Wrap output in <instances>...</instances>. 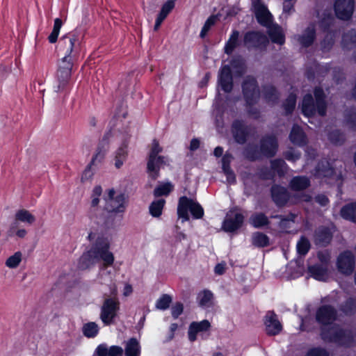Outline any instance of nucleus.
I'll return each instance as SVG.
<instances>
[{
  "label": "nucleus",
  "mask_w": 356,
  "mask_h": 356,
  "mask_svg": "<svg viewBox=\"0 0 356 356\" xmlns=\"http://www.w3.org/2000/svg\"><path fill=\"white\" fill-rule=\"evenodd\" d=\"M163 152V148L160 146L159 141L154 139L152 143V147L148 154L149 165V168L153 167V161L156 156L159 155Z\"/></svg>",
  "instance_id": "obj_49"
},
{
  "label": "nucleus",
  "mask_w": 356,
  "mask_h": 356,
  "mask_svg": "<svg viewBox=\"0 0 356 356\" xmlns=\"http://www.w3.org/2000/svg\"><path fill=\"white\" fill-rule=\"evenodd\" d=\"M99 329L97 325L95 323H88L83 325V332L87 337H94L98 333Z\"/></svg>",
  "instance_id": "obj_56"
},
{
  "label": "nucleus",
  "mask_w": 356,
  "mask_h": 356,
  "mask_svg": "<svg viewBox=\"0 0 356 356\" xmlns=\"http://www.w3.org/2000/svg\"><path fill=\"white\" fill-rule=\"evenodd\" d=\"M333 17L330 13H325L323 17L319 21V26L323 32L330 33L333 32L330 30V27L333 24Z\"/></svg>",
  "instance_id": "obj_50"
},
{
  "label": "nucleus",
  "mask_w": 356,
  "mask_h": 356,
  "mask_svg": "<svg viewBox=\"0 0 356 356\" xmlns=\"http://www.w3.org/2000/svg\"><path fill=\"white\" fill-rule=\"evenodd\" d=\"M238 38L239 31L237 30H233L224 47V52L227 55H231L234 52V49L239 46Z\"/></svg>",
  "instance_id": "obj_35"
},
{
  "label": "nucleus",
  "mask_w": 356,
  "mask_h": 356,
  "mask_svg": "<svg viewBox=\"0 0 356 356\" xmlns=\"http://www.w3.org/2000/svg\"><path fill=\"white\" fill-rule=\"evenodd\" d=\"M114 188L108 191L107 195V210L109 213H123L127 209L126 195L124 193H120L115 195Z\"/></svg>",
  "instance_id": "obj_6"
},
{
  "label": "nucleus",
  "mask_w": 356,
  "mask_h": 356,
  "mask_svg": "<svg viewBox=\"0 0 356 356\" xmlns=\"http://www.w3.org/2000/svg\"><path fill=\"white\" fill-rule=\"evenodd\" d=\"M242 94L248 107H252L260 98V89L257 79L253 76H246L241 84Z\"/></svg>",
  "instance_id": "obj_4"
},
{
  "label": "nucleus",
  "mask_w": 356,
  "mask_h": 356,
  "mask_svg": "<svg viewBox=\"0 0 356 356\" xmlns=\"http://www.w3.org/2000/svg\"><path fill=\"white\" fill-rule=\"evenodd\" d=\"M327 268L322 264H316L308 266V273L315 280L321 281L324 280Z\"/></svg>",
  "instance_id": "obj_37"
},
{
  "label": "nucleus",
  "mask_w": 356,
  "mask_h": 356,
  "mask_svg": "<svg viewBox=\"0 0 356 356\" xmlns=\"http://www.w3.org/2000/svg\"><path fill=\"white\" fill-rule=\"evenodd\" d=\"M297 97L294 93H290L286 99L282 103V108L284 110V115L286 116L291 115L296 105Z\"/></svg>",
  "instance_id": "obj_42"
},
{
  "label": "nucleus",
  "mask_w": 356,
  "mask_h": 356,
  "mask_svg": "<svg viewBox=\"0 0 356 356\" xmlns=\"http://www.w3.org/2000/svg\"><path fill=\"white\" fill-rule=\"evenodd\" d=\"M213 294L208 289L200 291L197 296V302L203 308L211 307L213 304Z\"/></svg>",
  "instance_id": "obj_39"
},
{
  "label": "nucleus",
  "mask_w": 356,
  "mask_h": 356,
  "mask_svg": "<svg viewBox=\"0 0 356 356\" xmlns=\"http://www.w3.org/2000/svg\"><path fill=\"white\" fill-rule=\"evenodd\" d=\"M218 83L223 92L229 93L232 91L234 88L233 75L231 67L228 65L220 67Z\"/></svg>",
  "instance_id": "obj_12"
},
{
  "label": "nucleus",
  "mask_w": 356,
  "mask_h": 356,
  "mask_svg": "<svg viewBox=\"0 0 356 356\" xmlns=\"http://www.w3.org/2000/svg\"><path fill=\"white\" fill-rule=\"evenodd\" d=\"M111 136V131H106L98 143L96 153L92 156V160L90 162L93 165H97L104 161L106 154L109 148V139Z\"/></svg>",
  "instance_id": "obj_14"
},
{
  "label": "nucleus",
  "mask_w": 356,
  "mask_h": 356,
  "mask_svg": "<svg viewBox=\"0 0 356 356\" xmlns=\"http://www.w3.org/2000/svg\"><path fill=\"white\" fill-rule=\"evenodd\" d=\"M263 97L268 103L276 104L278 102L280 94L277 88L271 84L262 86Z\"/></svg>",
  "instance_id": "obj_28"
},
{
  "label": "nucleus",
  "mask_w": 356,
  "mask_h": 356,
  "mask_svg": "<svg viewBox=\"0 0 356 356\" xmlns=\"http://www.w3.org/2000/svg\"><path fill=\"white\" fill-rule=\"evenodd\" d=\"M271 218L280 219V226L281 227H285L286 222L289 221L294 222L295 218H296V215L293 213H290L288 216L277 214L272 216Z\"/></svg>",
  "instance_id": "obj_60"
},
{
  "label": "nucleus",
  "mask_w": 356,
  "mask_h": 356,
  "mask_svg": "<svg viewBox=\"0 0 356 356\" xmlns=\"http://www.w3.org/2000/svg\"><path fill=\"white\" fill-rule=\"evenodd\" d=\"M337 267L343 275H350L355 268V257L352 251L346 250L339 253L337 258Z\"/></svg>",
  "instance_id": "obj_7"
},
{
  "label": "nucleus",
  "mask_w": 356,
  "mask_h": 356,
  "mask_svg": "<svg viewBox=\"0 0 356 356\" xmlns=\"http://www.w3.org/2000/svg\"><path fill=\"white\" fill-rule=\"evenodd\" d=\"M233 159V156L232 154L226 152L222 157V172L227 171L229 174L231 173L230 170L231 168V162Z\"/></svg>",
  "instance_id": "obj_61"
},
{
  "label": "nucleus",
  "mask_w": 356,
  "mask_h": 356,
  "mask_svg": "<svg viewBox=\"0 0 356 356\" xmlns=\"http://www.w3.org/2000/svg\"><path fill=\"white\" fill-rule=\"evenodd\" d=\"M330 68L327 66H322L318 65L315 69L313 67H307L305 70V76L309 81H313L315 79L316 74H321L325 76L328 73Z\"/></svg>",
  "instance_id": "obj_40"
},
{
  "label": "nucleus",
  "mask_w": 356,
  "mask_h": 356,
  "mask_svg": "<svg viewBox=\"0 0 356 356\" xmlns=\"http://www.w3.org/2000/svg\"><path fill=\"white\" fill-rule=\"evenodd\" d=\"M172 297L168 294H163L156 302V307L160 310H165L169 308L172 302Z\"/></svg>",
  "instance_id": "obj_54"
},
{
  "label": "nucleus",
  "mask_w": 356,
  "mask_h": 356,
  "mask_svg": "<svg viewBox=\"0 0 356 356\" xmlns=\"http://www.w3.org/2000/svg\"><path fill=\"white\" fill-rule=\"evenodd\" d=\"M244 221V216L241 213H236L234 218L226 217L222 222V229L225 232H234L240 229Z\"/></svg>",
  "instance_id": "obj_17"
},
{
  "label": "nucleus",
  "mask_w": 356,
  "mask_h": 356,
  "mask_svg": "<svg viewBox=\"0 0 356 356\" xmlns=\"http://www.w3.org/2000/svg\"><path fill=\"white\" fill-rule=\"evenodd\" d=\"M334 313H317L316 315V321L323 324H329L330 323L334 318Z\"/></svg>",
  "instance_id": "obj_63"
},
{
  "label": "nucleus",
  "mask_w": 356,
  "mask_h": 356,
  "mask_svg": "<svg viewBox=\"0 0 356 356\" xmlns=\"http://www.w3.org/2000/svg\"><path fill=\"white\" fill-rule=\"evenodd\" d=\"M310 248L311 244L309 239L305 236H301L296 245L298 253L301 256H305Z\"/></svg>",
  "instance_id": "obj_52"
},
{
  "label": "nucleus",
  "mask_w": 356,
  "mask_h": 356,
  "mask_svg": "<svg viewBox=\"0 0 356 356\" xmlns=\"http://www.w3.org/2000/svg\"><path fill=\"white\" fill-rule=\"evenodd\" d=\"M332 79L337 84H339L345 80V74L343 69L340 67H335L332 70Z\"/></svg>",
  "instance_id": "obj_62"
},
{
  "label": "nucleus",
  "mask_w": 356,
  "mask_h": 356,
  "mask_svg": "<svg viewBox=\"0 0 356 356\" xmlns=\"http://www.w3.org/2000/svg\"><path fill=\"white\" fill-rule=\"evenodd\" d=\"M72 88V84L68 81L60 80L57 78L55 79V82L53 86V90L59 95L60 97L63 102L66 101L68 98Z\"/></svg>",
  "instance_id": "obj_21"
},
{
  "label": "nucleus",
  "mask_w": 356,
  "mask_h": 356,
  "mask_svg": "<svg viewBox=\"0 0 356 356\" xmlns=\"http://www.w3.org/2000/svg\"><path fill=\"white\" fill-rule=\"evenodd\" d=\"M140 354V346L138 342L135 339H131L125 348L126 356H138Z\"/></svg>",
  "instance_id": "obj_48"
},
{
  "label": "nucleus",
  "mask_w": 356,
  "mask_h": 356,
  "mask_svg": "<svg viewBox=\"0 0 356 356\" xmlns=\"http://www.w3.org/2000/svg\"><path fill=\"white\" fill-rule=\"evenodd\" d=\"M314 97L310 93L305 94L302 100L301 111L304 116L310 118L318 114L326 115L327 103L326 94L321 86H316L313 90Z\"/></svg>",
  "instance_id": "obj_1"
},
{
  "label": "nucleus",
  "mask_w": 356,
  "mask_h": 356,
  "mask_svg": "<svg viewBox=\"0 0 356 356\" xmlns=\"http://www.w3.org/2000/svg\"><path fill=\"white\" fill-rule=\"evenodd\" d=\"M355 9L354 0H335L334 10L336 17L341 20L351 19Z\"/></svg>",
  "instance_id": "obj_10"
},
{
  "label": "nucleus",
  "mask_w": 356,
  "mask_h": 356,
  "mask_svg": "<svg viewBox=\"0 0 356 356\" xmlns=\"http://www.w3.org/2000/svg\"><path fill=\"white\" fill-rule=\"evenodd\" d=\"M174 186L170 182H166L157 186L153 192L154 196L159 197L161 196H168L173 190Z\"/></svg>",
  "instance_id": "obj_44"
},
{
  "label": "nucleus",
  "mask_w": 356,
  "mask_h": 356,
  "mask_svg": "<svg viewBox=\"0 0 356 356\" xmlns=\"http://www.w3.org/2000/svg\"><path fill=\"white\" fill-rule=\"evenodd\" d=\"M267 33L273 43L279 45H283L285 43V35L279 24H273L267 27Z\"/></svg>",
  "instance_id": "obj_20"
},
{
  "label": "nucleus",
  "mask_w": 356,
  "mask_h": 356,
  "mask_svg": "<svg viewBox=\"0 0 356 356\" xmlns=\"http://www.w3.org/2000/svg\"><path fill=\"white\" fill-rule=\"evenodd\" d=\"M97 262L98 261L89 250L84 252L79 259L77 268L81 270H87L94 266Z\"/></svg>",
  "instance_id": "obj_27"
},
{
  "label": "nucleus",
  "mask_w": 356,
  "mask_h": 356,
  "mask_svg": "<svg viewBox=\"0 0 356 356\" xmlns=\"http://www.w3.org/2000/svg\"><path fill=\"white\" fill-rule=\"evenodd\" d=\"M243 156L249 161L254 162L262 158L259 147L255 144H249L243 151Z\"/></svg>",
  "instance_id": "obj_33"
},
{
  "label": "nucleus",
  "mask_w": 356,
  "mask_h": 356,
  "mask_svg": "<svg viewBox=\"0 0 356 356\" xmlns=\"http://www.w3.org/2000/svg\"><path fill=\"white\" fill-rule=\"evenodd\" d=\"M254 15L257 22L266 28L273 24V15L267 8V7L259 3L254 6Z\"/></svg>",
  "instance_id": "obj_15"
},
{
  "label": "nucleus",
  "mask_w": 356,
  "mask_h": 356,
  "mask_svg": "<svg viewBox=\"0 0 356 356\" xmlns=\"http://www.w3.org/2000/svg\"><path fill=\"white\" fill-rule=\"evenodd\" d=\"M83 37L79 31L74 30L60 38L58 51L63 55L60 61L74 64L79 59Z\"/></svg>",
  "instance_id": "obj_2"
},
{
  "label": "nucleus",
  "mask_w": 356,
  "mask_h": 356,
  "mask_svg": "<svg viewBox=\"0 0 356 356\" xmlns=\"http://www.w3.org/2000/svg\"><path fill=\"white\" fill-rule=\"evenodd\" d=\"M210 327V323L208 321H202L200 322H193L191 324L188 329V339L191 341H194L197 339L198 334H201L207 331Z\"/></svg>",
  "instance_id": "obj_25"
},
{
  "label": "nucleus",
  "mask_w": 356,
  "mask_h": 356,
  "mask_svg": "<svg viewBox=\"0 0 356 356\" xmlns=\"http://www.w3.org/2000/svg\"><path fill=\"white\" fill-rule=\"evenodd\" d=\"M346 120L349 127L356 130V111H350L346 116Z\"/></svg>",
  "instance_id": "obj_64"
},
{
  "label": "nucleus",
  "mask_w": 356,
  "mask_h": 356,
  "mask_svg": "<svg viewBox=\"0 0 356 356\" xmlns=\"http://www.w3.org/2000/svg\"><path fill=\"white\" fill-rule=\"evenodd\" d=\"M216 20V17L215 15H211L208 17V19L204 22V24L203 25L202 30L200 31V36L202 38H204L207 33V32L209 31L211 27L215 24Z\"/></svg>",
  "instance_id": "obj_59"
},
{
  "label": "nucleus",
  "mask_w": 356,
  "mask_h": 356,
  "mask_svg": "<svg viewBox=\"0 0 356 356\" xmlns=\"http://www.w3.org/2000/svg\"><path fill=\"white\" fill-rule=\"evenodd\" d=\"M194 202V200L186 196H181L179 198L177 216L179 218H181L183 221L189 220L188 211H190Z\"/></svg>",
  "instance_id": "obj_19"
},
{
  "label": "nucleus",
  "mask_w": 356,
  "mask_h": 356,
  "mask_svg": "<svg viewBox=\"0 0 356 356\" xmlns=\"http://www.w3.org/2000/svg\"><path fill=\"white\" fill-rule=\"evenodd\" d=\"M341 46L343 49L350 50L356 47V30L352 29L345 32L341 38Z\"/></svg>",
  "instance_id": "obj_34"
},
{
  "label": "nucleus",
  "mask_w": 356,
  "mask_h": 356,
  "mask_svg": "<svg viewBox=\"0 0 356 356\" xmlns=\"http://www.w3.org/2000/svg\"><path fill=\"white\" fill-rule=\"evenodd\" d=\"M251 242L254 247L263 248L270 245V238L266 234L256 232L252 235Z\"/></svg>",
  "instance_id": "obj_38"
},
{
  "label": "nucleus",
  "mask_w": 356,
  "mask_h": 356,
  "mask_svg": "<svg viewBox=\"0 0 356 356\" xmlns=\"http://www.w3.org/2000/svg\"><path fill=\"white\" fill-rule=\"evenodd\" d=\"M119 301L116 298L105 299L101 312H117L119 309Z\"/></svg>",
  "instance_id": "obj_51"
},
{
  "label": "nucleus",
  "mask_w": 356,
  "mask_h": 356,
  "mask_svg": "<svg viewBox=\"0 0 356 356\" xmlns=\"http://www.w3.org/2000/svg\"><path fill=\"white\" fill-rule=\"evenodd\" d=\"M339 312H356V298H348L341 305Z\"/></svg>",
  "instance_id": "obj_57"
},
{
  "label": "nucleus",
  "mask_w": 356,
  "mask_h": 356,
  "mask_svg": "<svg viewBox=\"0 0 356 356\" xmlns=\"http://www.w3.org/2000/svg\"><path fill=\"white\" fill-rule=\"evenodd\" d=\"M22 256L21 252H16L13 255L6 259V266L10 268H17L22 261Z\"/></svg>",
  "instance_id": "obj_55"
},
{
  "label": "nucleus",
  "mask_w": 356,
  "mask_h": 356,
  "mask_svg": "<svg viewBox=\"0 0 356 356\" xmlns=\"http://www.w3.org/2000/svg\"><path fill=\"white\" fill-rule=\"evenodd\" d=\"M289 138L291 143L298 147H304L308 143L306 134L304 132L302 127L298 124L293 125Z\"/></svg>",
  "instance_id": "obj_16"
},
{
  "label": "nucleus",
  "mask_w": 356,
  "mask_h": 356,
  "mask_svg": "<svg viewBox=\"0 0 356 356\" xmlns=\"http://www.w3.org/2000/svg\"><path fill=\"white\" fill-rule=\"evenodd\" d=\"M340 215L344 220L356 223V202L343 206L340 210Z\"/></svg>",
  "instance_id": "obj_32"
},
{
  "label": "nucleus",
  "mask_w": 356,
  "mask_h": 356,
  "mask_svg": "<svg viewBox=\"0 0 356 356\" xmlns=\"http://www.w3.org/2000/svg\"><path fill=\"white\" fill-rule=\"evenodd\" d=\"M190 212L195 219H201L204 214V209L197 202H194Z\"/></svg>",
  "instance_id": "obj_58"
},
{
  "label": "nucleus",
  "mask_w": 356,
  "mask_h": 356,
  "mask_svg": "<svg viewBox=\"0 0 356 356\" xmlns=\"http://www.w3.org/2000/svg\"><path fill=\"white\" fill-rule=\"evenodd\" d=\"M128 141L127 140H124L120 147L117 149L115 152V166L117 168H120L121 166L123 165L124 161L126 160L128 152H127V147H128Z\"/></svg>",
  "instance_id": "obj_36"
},
{
  "label": "nucleus",
  "mask_w": 356,
  "mask_h": 356,
  "mask_svg": "<svg viewBox=\"0 0 356 356\" xmlns=\"http://www.w3.org/2000/svg\"><path fill=\"white\" fill-rule=\"evenodd\" d=\"M250 224L256 229H259L270 224L268 216L263 212H254L249 218Z\"/></svg>",
  "instance_id": "obj_29"
},
{
  "label": "nucleus",
  "mask_w": 356,
  "mask_h": 356,
  "mask_svg": "<svg viewBox=\"0 0 356 356\" xmlns=\"http://www.w3.org/2000/svg\"><path fill=\"white\" fill-rule=\"evenodd\" d=\"M332 239L333 232L327 226L321 225L314 232V242L316 246L326 248Z\"/></svg>",
  "instance_id": "obj_11"
},
{
  "label": "nucleus",
  "mask_w": 356,
  "mask_h": 356,
  "mask_svg": "<svg viewBox=\"0 0 356 356\" xmlns=\"http://www.w3.org/2000/svg\"><path fill=\"white\" fill-rule=\"evenodd\" d=\"M287 167L286 162L282 159H275L270 161V168L272 170L276 172L280 177L284 175Z\"/></svg>",
  "instance_id": "obj_46"
},
{
  "label": "nucleus",
  "mask_w": 356,
  "mask_h": 356,
  "mask_svg": "<svg viewBox=\"0 0 356 356\" xmlns=\"http://www.w3.org/2000/svg\"><path fill=\"white\" fill-rule=\"evenodd\" d=\"M243 43L249 49L253 48L264 51L269 44V39L259 31H248L244 34Z\"/></svg>",
  "instance_id": "obj_5"
},
{
  "label": "nucleus",
  "mask_w": 356,
  "mask_h": 356,
  "mask_svg": "<svg viewBox=\"0 0 356 356\" xmlns=\"http://www.w3.org/2000/svg\"><path fill=\"white\" fill-rule=\"evenodd\" d=\"M73 66L74 64H72L71 63H63V61L59 60L56 78L60 80L71 82Z\"/></svg>",
  "instance_id": "obj_26"
},
{
  "label": "nucleus",
  "mask_w": 356,
  "mask_h": 356,
  "mask_svg": "<svg viewBox=\"0 0 356 356\" xmlns=\"http://www.w3.org/2000/svg\"><path fill=\"white\" fill-rule=\"evenodd\" d=\"M321 305L316 312H338L337 310V300L334 296H327L321 300Z\"/></svg>",
  "instance_id": "obj_31"
},
{
  "label": "nucleus",
  "mask_w": 356,
  "mask_h": 356,
  "mask_svg": "<svg viewBox=\"0 0 356 356\" xmlns=\"http://www.w3.org/2000/svg\"><path fill=\"white\" fill-rule=\"evenodd\" d=\"M334 32L326 33V35L321 42V49L324 51H330L334 44Z\"/></svg>",
  "instance_id": "obj_53"
},
{
  "label": "nucleus",
  "mask_w": 356,
  "mask_h": 356,
  "mask_svg": "<svg viewBox=\"0 0 356 356\" xmlns=\"http://www.w3.org/2000/svg\"><path fill=\"white\" fill-rule=\"evenodd\" d=\"M259 147L262 156L273 158L278 151V139L275 134H266L260 139Z\"/></svg>",
  "instance_id": "obj_9"
},
{
  "label": "nucleus",
  "mask_w": 356,
  "mask_h": 356,
  "mask_svg": "<svg viewBox=\"0 0 356 356\" xmlns=\"http://www.w3.org/2000/svg\"><path fill=\"white\" fill-rule=\"evenodd\" d=\"M316 38V31L314 25L307 26L302 34L299 36L298 42L302 47H311Z\"/></svg>",
  "instance_id": "obj_24"
},
{
  "label": "nucleus",
  "mask_w": 356,
  "mask_h": 356,
  "mask_svg": "<svg viewBox=\"0 0 356 356\" xmlns=\"http://www.w3.org/2000/svg\"><path fill=\"white\" fill-rule=\"evenodd\" d=\"M264 325L266 331L269 335L278 334L282 329V325L275 314L266 316Z\"/></svg>",
  "instance_id": "obj_18"
},
{
  "label": "nucleus",
  "mask_w": 356,
  "mask_h": 356,
  "mask_svg": "<svg viewBox=\"0 0 356 356\" xmlns=\"http://www.w3.org/2000/svg\"><path fill=\"white\" fill-rule=\"evenodd\" d=\"M166 163V157L164 156L157 155L153 161V167L149 168V159L147 162V172L149 177L152 180H156L160 177V170L162 165Z\"/></svg>",
  "instance_id": "obj_22"
},
{
  "label": "nucleus",
  "mask_w": 356,
  "mask_h": 356,
  "mask_svg": "<svg viewBox=\"0 0 356 356\" xmlns=\"http://www.w3.org/2000/svg\"><path fill=\"white\" fill-rule=\"evenodd\" d=\"M270 196L275 205L282 208L286 206L289 201L291 194L285 187L274 184L270 188Z\"/></svg>",
  "instance_id": "obj_13"
},
{
  "label": "nucleus",
  "mask_w": 356,
  "mask_h": 356,
  "mask_svg": "<svg viewBox=\"0 0 356 356\" xmlns=\"http://www.w3.org/2000/svg\"><path fill=\"white\" fill-rule=\"evenodd\" d=\"M329 140L335 145H341L346 140L345 135L339 129H335L328 134Z\"/></svg>",
  "instance_id": "obj_47"
},
{
  "label": "nucleus",
  "mask_w": 356,
  "mask_h": 356,
  "mask_svg": "<svg viewBox=\"0 0 356 356\" xmlns=\"http://www.w3.org/2000/svg\"><path fill=\"white\" fill-rule=\"evenodd\" d=\"M165 202L163 198L152 201L149 206V214L154 218H159L162 215Z\"/></svg>",
  "instance_id": "obj_41"
},
{
  "label": "nucleus",
  "mask_w": 356,
  "mask_h": 356,
  "mask_svg": "<svg viewBox=\"0 0 356 356\" xmlns=\"http://www.w3.org/2000/svg\"><path fill=\"white\" fill-rule=\"evenodd\" d=\"M111 243L108 238L99 236L92 244L90 250L98 261H102L104 268L111 266L114 263V255L110 251Z\"/></svg>",
  "instance_id": "obj_3"
},
{
  "label": "nucleus",
  "mask_w": 356,
  "mask_h": 356,
  "mask_svg": "<svg viewBox=\"0 0 356 356\" xmlns=\"http://www.w3.org/2000/svg\"><path fill=\"white\" fill-rule=\"evenodd\" d=\"M311 185L309 179L306 176L293 177L290 182L289 186L294 191H300L307 189Z\"/></svg>",
  "instance_id": "obj_30"
},
{
  "label": "nucleus",
  "mask_w": 356,
  "mask_h": 356,
  "mask_svg": "<svg viewBox=\"0 0 356 356\" xmlns=\"http://www.w3.org/2000/svg\"><path fill=\"white\" fill-rule=\"evenodd\" d=\"M250 127L247 125L243 120L236 119L231 125L232 137L238 145H244L248 140L250 134Z\"/></svg>",
  "instance_id": "obj_8"
},
{
  "label": "nucleus",
  "mask_w": 356,
  "mask_h": 356,
  "mask_svg": "<svg viewBox=\"0 0 356 356\" xmlns=\"http://www.w3.org/2000/svg\"><path fill=\"white\" fill-rule=\"evenodd\" d=\"M62 26V19L60 18H56L54 19L53 30L47 38L49 43L54 44L57 42Z\"/></svg>",
  "instance_id": "obj_45"
},
{
  "label": "nucleus",
  "mask_w": 356,
  "mask_h": 356,
  "mask_svg": "<svg viewBox=\"0 0 356 356\" xmlns=\"http://www.w3.org/2000/svg\"><path fill=\"white\" fill-rule=\"evenodd\" d=\"M315 170L318 177L332 178L335 175V169L326 159H323L318 162Z\"/></svg>",
  "instance_id": "obj_23"
},
{
  "label": "nucleus",
  "mask_w": 356,
  "mask_h": 356,
  "mask_svg": "<svg viewBox=\"0 0 356 356\" xmlns=\"http://www.w3.org/2000/svg\"><path fill=\"white\" fill-rule=\"evenodd\" d=\"M15 220L29 225L35 221V217L26 209H19L15 213Z\"/></svg>",
  "instance_id": "obj_43"
}]
</instances>
